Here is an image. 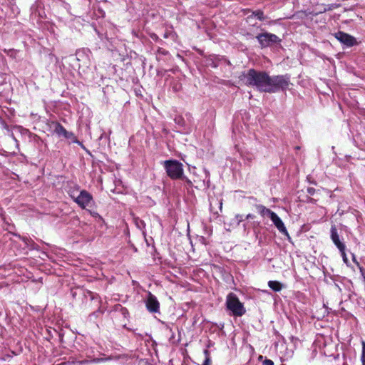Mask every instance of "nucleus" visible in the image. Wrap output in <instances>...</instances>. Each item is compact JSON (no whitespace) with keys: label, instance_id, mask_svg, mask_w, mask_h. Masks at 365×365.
Wrapping results in <instances>:
<instances>
[{"label":"nucleus","instance_id":"obj_1","mask_svg":"<svg viewBox=\"0 0 365 365\" xmlns=\"http://www.w3.org/2000/svg\"><path fill=\"white\" fill-rule=\"evenodd\" d=\"M245 83L256 87L259 91L268 93L269 76L265 72L250 69L244 74Z\"/></svg>","mask_w":365,"mask_h":365},{"label":"nucleus","instance_id":"obj_2","mask_svg":"<svg viewBox=\"0 0 365 365\" xmlns=\"http://www.w3.org/2000/svg\"><path fill=\"white\" fill-rule=\"evenodd\" d=\"M289 84V77L287 75L269 76L268 93H276L280 90L284 91L288 88Z\"/></svg>","mask_w":365,"mask_h":365},{"label":"nucleus","instance_id":"obj_3","mask_svg":"<svg viewBox=\"0 0 365 365\" xmlns=\"http://www.w3.org/2000/svg\"><path fill=\"white\" fill-rule=\"evenodd\" d=\"M226 307L235 317H242L245 314L246 310L242 302L234 293H230L226 299Z\"/></svg>","mask_w":365,"mask_h":365},{"label":"nucleus","instance_id":"obj_4","mask_svg":"<svg viewBox=\"0 0 365 365\" xmlns=\"http://www.w3.org/2000/svg\"><path fill=\"white\" fill-rule=\"evenodd\" d=\"M165 168L168 175L173 180L179 179L182 175V165L177 160H166Z\"/></svg>","mask_w":365,"mask_h":365},{"label":"nucleus","instance_id":"obj_5","mask_svg":"<svg viewBox=\"0 0 365 365\" xmlns=\"http://www.w3.org/2000/svg\"><path fill=\"white\" fill-rule=\"evenodd\" d=\"M257 39L262 47L271 46L274 43L280 42V39L277 36L267 32L259 34L257 36Z\"/></svg>","mask_w":365,"mask_h":365},{"label":"nucleus","instance_id":"obj_6","mask_svg":"<svg viewBox=\"0 0 365 365\" xmlns=\"http://www.w3.org/2000/svg\"><path fill=\"white\" fill-rule=\"evenodd\" d=\"M146 309L150 313L160 312V303L157 297L150 292H148L146 299H145Z\"/></svg>","mask_w":365,"mask_h":365},{"label":"nucleus","instance_id":"obj_7","mask_svg":"<svg viewBox=\"0 0 365 365\" xmlns=\"http://www.w3.org/2000/svg\"><path fill=\"white\" fill-rule=\"evenodd\" d=\"M335 37L339 41L347 47H351L357 43L354 36L342 31L336 33Z\"/></svg>","mask_w":365,"mask_h":365},{"label":"nucleus","instance_id":"obj_8","mask_svg":"<svg viewBox=\"0 0 365 365\" xmlns=\"http://www.w3.org/2000/svg\"><path fill=\"white\" fill-rule=\"evenodd\" d=\"M92 199L93 197L89 192L82 190L80 191L78 197H76L75 202H76L81 208H86L91 204Z\"/></svg>","mask_w":365,"mask_h":365},{"label":"nucleus","instance_id":"obj_9","mask_svg":"<svg viewBox=\"0 0 365 365\" xmlns=\"http://www.w3.org/2000/svg\"><path fill=\"white\" fill-rule=\"evenodd\" d=\"M269 218L280 233L289 237V233L284 222L275 212L272 213Z\"/></svg>","mask_w":365,"mask_h":365},{"label":"nucleus","instance_id":"obj_10","mask_svg":"<svg viewBox=\"0 0 365 365\" xmlns=\"http://www.w3.org/2000/svg\"><path fill=\"white\" fill-rule=\"evenodd\" d=\"M331 239L334 245L338 248L339 251L346 250L345 244L340 240L339 235L335 226L331 227Z\"/></svg>","mask_w":365,"mask_h":365},{"label":"nucleus","instance_id":"obj_11","mask_svg":"<svg viewBox=\"0 0 365 365\" xmlns=\"http://www.w3.org/2000/svg\"><path fill=\"white\" fill-rule=\"evenodd\" d=\"M53 130L58 136H63L65 138L70 139L73 138V134L68 132L60 123L53 124Z\"/></svg>","mask_w":365,"mask_h":365},{"label":"nucleus","instance_id":"obj_12","mask_svg":"<svg viewBox=\"0 0 365 365\" xmlns=\"http://www.w3.org/2000/svg\"><path fill=\"white\" fill-rule=\"evenodd\" d=\"M257 211L259 212V213L262 216V217H270V216L272 215V213H274V212L272 211L271 210L267 208L266 207L263 206V205H258L257 207Z\"/></svg>","mask_w":365,"mask_h":365},{"label":"nucleus","instance_id":"obj_13","mask_svg":"<svg viewBox=\"0 0 365 365\" xmlns=\"http://www.w3.org/2000/svg\"><path fill=\"white\" fill-rule=\"evenodd\" d=\"M268 286L274 292H279L282 289V284L278 281L270 280L268 282Z\"/></svg>","mask_w":365,"mask_h":365},{"label":"nucleus","instance_id":"obj_14","mask_svg":"<svg viewBox=\"0 0 365 365\" xmlns=\"http://www.w3.org/2000/svg\"><path fill=\"white\" fill-rule=\"evenodd\" d=\"M81 190L78 187H76V184H74L73 187H71L68 190V193L69 196L75 202L76 197H78Z\"/></svg>","mask_w":365,"mask_h":365},{"label":"nucleus","instance_id":"obj_15","mask_svg":"<svg viewBox=\"0 0 365 365\" xmlns=\"http://www.w3.org/2000/svg\"><path fill=\"white\" fill-rule=\"evenodd\" d=\"M22 240L30 250H38V246L32 240L23 237Z\"/></svg>","mask_w":365,"mask_h":365},{"label":"nucleus","instance_id":"obj_16","mask_svg":"<svg viewBox=\"0 0 365 365\" xmlns=\"http://www.w3.org/2000/svg\"><path fill=\"white\" fill-rule=\"evenodd\" d=\"M253 15L259 20L262 21L264 19V14L262 11H256L253 12Z\"/></svg>","mask_w":365,"mask_h":365},{"label":"nucleus","instance_id":"obj_17","mask_svg":"<svg viewBox=\"0 0 365 365\" xmlns=\"http://www.w3.org/2000/svg\"><path fill=\"white\" fill-rule=\"evenodd\" d=\"M339 252L341 253V257L343 259L344 262L346 265H349V260H348V258L346 257V252H345V250H343L342 251H339Z\"/></svg>","mask_w":365,"mask_h":365},{"label":"nucleus","instance_id":"obj_18","mask_svg":"<svg viewBox=\"0 0 365 365\" xmlns=\"http://www.w3.org/2000/svg\"><path fill=\"white\" fill-rule=\"evenodd\" d=\"M0 125L2 128L9 131V125L6 123L4 120H3L1 118H0Z\"/></svg>","mask_w":365,"mask_h":365},{"label":"nucleus","instance_id":"obj_19","mask_svg":"<svg viewBox=\"0 0 365 365\" xmlns=\"http://www.w3.org/2000/svg\"><path fill=\"white\" fill-rule=\"evenodd\" d=\"M361 360L365 361V341H362V353Z\"/></svg>","mask_w":365,"mask_h":365},{"label":"nucleus","instance_id":"obj_20","mask_svg":"<svg viewBox=\"0 0 365 365\" xmlns=\"http://www.w3.org/2000/svg\"><path fill=\"white\" fill-rule=\"evenodd\" d=\"M262 365H274V361L272 360H271V359H265L262 361Z\"/></svg>","mask_w":365,"mask_h":365},{"label":"nucleus","instance_id":"obj_21","mask_svg":"<svg viewBox=\"0 0 365 365\" xmlns=\"http://www.w3.org/2000/svg\"><path fill=\"white\" fill-rule=\"evenodd\" d=\"M358 267L359 269V271H360V272L361 274V276H362L363 279H365V270H364V269L361 266H360V265Z\"/></svg>","mask_w":365,"mask_h":365},{"label":"nucleus","instance_id":"obj_22","mask_svg":"<svg viewBox=\"0 0 365 365\" xmlns=\"http://www.w3.org/2000/svg\"><path fill=\"white\" fill-rule=\"evenodd\" d=\"M352 260L357 265V267H359V263L357 262L356 256L354 254H352Z\"/></svg>","mask_w":365,"mask_h":365},{"label":"nucleus","instance_id":"obj_23","mask_svg":"<svg viewBox=\"0 0 365 365\" xmlns=\"http://www.w3.org/2000/svg\"><path fill=\"white\" fill-rule=\"evenodd\" d=\"M307 192L310 194V195H314V192H315V190L314 188H312V187H309L307 189Z\"/></svg>","mask_w":365,"mask_h":365},{"label":"nucleus","instance_id":"obj_24","mask_svg":"<svg viewBox=\"0 0 365 365\" xmlns=\"http://www.w3.org/2000/svg\"><path fill=\"white\" fill-rule=\"evenodd\" d=\"M236 218L237 220V224H239L242 220V216L240 215H237Z\"/></svg>","mask_w":365,"mask_h":365},{"label":"nucleus","instance_id":"obj_25","mask_svg":"<svg viewBox=\"0 0 365 365\" xmlns=\"http://www.w3.org/2000/svg\"><path fill=\"white\" fill-rule=\"evenodd\" d=\"M210 364V359L208 357L206 358L205 361L203 362L202 365H209Z\"/></svg>","mask_w":365,"mask_h":365},{"label":"nucleus","instance_id":"obj_26","mask_svg":"<svg viewBox=\"0 0 365 365\" xmlns=\"http://www.w3.org/2000/svg\"><path fill=\"white\" fill-rule=\"evenodd\" d=\"M82 54H83V51L77 52L76 56H77V59L78 60H79V58L81 56Z\"/></svg>","mask_w":365,"mask_h":365},{"label":"nucleus","instance_id":"obj_27","mask_svg":"<svg viewBox=\"0 0 365 365\" xmlns=\"http://www.w3.org/2000/svg\"><path fill=\"white\" fill-rule=\"evenodd\" d=\"M143 225V222L142 220H140L139 223L137 222V225L139 228H140V226Z\"/></svg>","mask_w":365,"mask_h":365},{"label":"nucleus","instance_id":"obj_28","mask_svg":"<svg viewBox=\"0 0 365 365\" xmlns=\"http://www.w3.org/2000/svg\"><path fill=\"white\" fill-rule=\"evenodd\" d=\"M204 172H205V174L206 175V178H207L208 175H209V172L206 169H204Z\"/></svg>","mask_w":365,"mask_h":365},{"label":"nucleus","instance_id":"obj_29","mask_svg":"<svg viewBox=\"0 0 365 365\" xmlns=\"http://www.w3.org/2000/svg\"><path fill=\"white\" fill-rule=\"evenodd\" d=\"M102 360H103L102 359H93V361L98 362Z\"/></svg>","mask_w":365,"mask_h":365},{"label":"nucleus","instance_id":"obj_30","mask_svg":"<svg viewBox=\"0 0 365 365\" xmlns=\"http://www.w3.org/2000/svg\"><path fill=\"white\" fill-rule=\"evenodd\" d=\"M87 362H88V361H87V360L79 361L80 364H85Z\"/></svg>","mask_w":365,"mask_h":365},{"label":"nucleus","instance_id":"obj_31","mask_svg":"<svg viewBox=\"0 0 365 365\" xmlns=\"http://www.w3.org/2000/svg\"><path fill=\"white\" fill-rule=\"evenodd\" d=\"M203 181L204 182L207 181V182H210V180L209 179H204Z\"/></svg>","mask_w":365,"mask_h":365},{"label":"nucleus","instance_id":"obj_32","mask_svg":"<svg viewBox=\"0 0 365 365\" xmlns=\"http://www.w3.org/2000/svg\"><path fill=\"white\" fill-rule=\"evenodd\" d=\"M247 218L252 217V215L250 214H249V215H247Z\"/></svg>","mask_w":365,"mask_h":365},{"label":"nucleus","instance_id":"obj_33","mask_svg":"<svg viewBox=\"0 0 365 365\" xmlns=\"http://www.w3.org/2000/svg\"><path fill=\"white\" fill-rule=\"evenodd\" d=\"M362 365H365V361H361Z\"/></svg>","mask_w":365,"mask_h":365}]
</instances>
